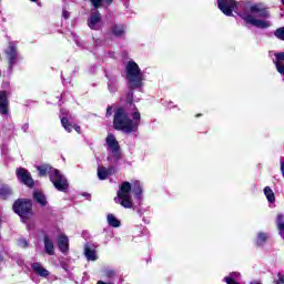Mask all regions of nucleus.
I'll return each instance as SVG.
<instances>
[{"mask_svg": "<svg viewBox=\"0 0 284 284\" xmlns=\"http://www.w3.org/2000/svg\"><path fill=\"white\" fill-rule=\"evenodd\" d=\"M133 110L134 112L131 114L132 119H130L125 108H116L113 115V129L118 132H124L125 134L136 132L139 130V125H141V112H139L136 105L133 106Z\"/></svg>", "mask_w": 284, "mask_h": 284, "instance_id": "f257e3e1", "label": "nucleus"}, {"mask_svg": "<svg viewBox=\"0 0 284 284\" xmlns=\"http://www.w3.org/2000/svg\"><path fill=\"white\" fill-rule=\"evenodd\" d=\"M217 8L226 17H232L233 12H239L241 8L250 10L251 14H257L258 19H270V9L261 4L250 6L248 3L237 2L236 0H217Z\"/></svg>", "mask_w": 284, "mask_h": 284, "instance_id": "f03ea898", "label": "nucleus"}, {"mask_svg": "<svg viewBox=\"0 0 284 284\" xmlns=\"http://www.w3.org/2000/svg\"><path fill=\"white\" fill-rule=\"evenodd\" d=\"M39 172V176H48L53 183V187L58 190V192H65L68 187H70V183H68V179L61 174V171L59 169L52 168L50 164H43L37 168Z\"/></svg>", "mask_w": 284, "mask_h": 284, "instance_id": "7ed1b4c3", "label": "nucleus"}, {"mask_svg": "<svg viewBox=\"0 0 284 284\" xmlns=\"http://www.w3.org/2000/svg\"><path fill=\"white\" fill-rule=\"evenodd\" d=\"M12 211L21 219L22 223H27L34 216L32 200L30 199L20 197L16 200L12 204Z\"/></svg>", "mask_w": 284, "mask_h": 284, "instance_id": "20e7f679", "label": "nucleus"}, {"mask_svg": "<svg viewBox=\"0 0 284 284\" xmlns=\"http://www.w3.org/2000/svg\"><path fill=\"white\" fill-rule=\"evenodd\" d=\"M126 79L129 81V88L132 90L143 88V72L136 62L129 61L126 63Z\"/></svg>", "mask_w": 284, "mask_h": 284, "instance_id": "39448f33", "label": "nucleus"}, {"mask_svg": "<svg viewBox=\"0 0 284 284\" xmlns=\"http://www.w3.org/2000/svg\"><path fill=\"white\" fill-rule=\"evenodd\" d=\"M132 192V184L128 181L122 182L120 185V190L118 191V203L125 207V210H132L134 204L132 203V195L130 193Z\"/></svg>", "mask_w": 284, "mask_h": 284, "instance_id": "423d86ee", "label": "nucleus"}, {"mask_svg": "<svg viewBox=\"0 0 284 284\" xmlns=\"http://www.w3.org/2000/svg\"><path fill=\"white\" fill-rule=\"evenodd\" d=\"M245 23H248L250 26H254V28H260V30H267L270 28V21L255 19L254 16L246 13V12H239L237 13Z\"/></svg>", "mask_w": 284, "mask_h": 284, "instance_id": "0eeeda50", "label": "nucleus"}, {"mask_svg": "<svg viewBox=\"0 0 284 284\" xmlns=\"http://www.w3.org/2000/svg\"><path fill=\"white\" fill-rule=\"evenodd\" d=\"M16 176L22 185H26L27 187H34V179H32V174H30V171L26 168H18L16 170Z\"/></svg>", "mask_w": 284, "mask_h": 284, "instance_id": "6e6552de", "label": "nucleus"}, {"mask_svg": "<svg viewBox=\"0 0 284 284\" xmlns=\"http://www.w3.org/2000/svg\"><path fill=\"white\" fill-rule=\"evenodd\" d=\"M105 143L110 152H112L115 161L121 160V144H119V141H116V138L114 136V134L109 133L108 136L105 138Z\"/></svg>", "mask_w": 284, "mask_h": 284, "instance_id": "1a4fd4ad", "label": "nucleus"}, {"mask_svg": "<svg viewBox=\"0 0 284 284\" xmlns=\"http://www.w3.org/2000/svg\"><path fill=\"white\" fill-rule=\"evenodd\" d=\"M10 92L2 90L0 91V115L8 116L10 114Z\"/></svg>", "mask_w": 284, "mask_h": 284, "instance_id": "9d476101", "label": "nucleus"}, {"mask_svg": "<svg viewBox=\"0 0 284 284\" xmlns=\"http://www.w3.org/2000/svg\"><path fill=\"white\" fill-rule=\"evenodd\" d=\"M4 53L8 59L9 70H12V67L17 63V60L19 59V52L17 51V45H14V42H9V45Z\"/></svg>", "mask_w": 284, "mask_h": 284, "instance_id": "9b49d317", "label": "nucleus"}, {"mask_svg": "<svg viewBox=\"0 0 284 284\" xmlns=\"http://www.w3.org/2000/svg\"><path fill=\"white\" fill-rule=\"evenodd\" d=\"M101 12H99V9H95L91 11L90 17L87 20V23L91 30H99V23L102 21Z\"/></svg>", "mask_w": 284, "mask_h": 284, "instance_id": "f8f14e48", "label": "nucleus"}, {"mask_svg": "<svg viewBox=\"0 0 284 284\" xmlns=\"http://www.w3.org/2000/svg\"><path fill=\"white\" fill-rule=\"evenodd\" d=\"M112 174H114V166H110L108 169L103 165L98 166V179L100 181H105V180L110 179V176H112Z\"/></svg>", "mask_w": 284, "mask_h": 284, "instance_id": "ddd939ff", "label": "nucleus"}, {"mask_svg": "<svg viewBox=\"0 0 284 284\" xmlns=\"http://www.w3.org/2000/svg\"><path fill=\"white\" fill-rule=\"evenodd\" d=\"M14 194V191H12V187L6 183H0V199L1 201H8L9 199H12Z\"/></svg>", "mask_w": 284, "mask_h": 284, "instance_id": "4468645a", "label": "nucleus"}, {"mask_svg": "<svg viewBox=\"0 0 284 284\" xmlns=\"http://www.w3.org/2000/svg\"><path fill=\"white\" fill-rule=\"evenodd\" d=\"M58 247L62 254H68V252H70V240L65 234L58 237Z\"/></svg>", "mask_w": 284, "mask_h": 284, "instance_id": "2eb2a0df", "label": "nucleus"}, {"mask_svg": "<svg viewBox=\"0 0 284 284\" xmlns=\"http://www.w3.org/2000/svg\"><path fill=\"white\" fill-rule=\"evenodd\" d=\"M31 270H33V272L38 274V276H42V278H48V276H50V271L41 266V263L39 262H34L33 264H31Z\"/></svg>", "mask_w": 284, "mask_h": 284, "instance_id": "dca6fc26", "label": "nucleus"}, {"mask_svg": "<svg viewBox=\"0 0 284 284\" xmlns=\"http://www.w3.org/2000/svg\"><path fill=\"white\" fill-rule=\"evenodd\" d=\"M43 243H44V252L49 256H54V242L50 240L48 234L43 235Z\"/></svg>", "mask_w": 284, "mask_h": 284, "instance_id": "f3484780", "label": "nucleus"}, {"mask_svg": "<svg viewBox=\"0 0 284 284\" xmlns=\"http://www.w3.org/2000/svg\"><path fill=\"white\" fill-rule=\"evenodd\" d=\"M110 32L113 37H116V39H121V37L125 34V26L115 23L110 27Z\"/></svg>", "mask_w": 284, "mask_h": 284, "instance_id": "a211bd4d", "label": "nucleus"}, {"mask_svg": "<svg viewBox=\"0 0 284 284\" xmlns=\"http://www.w3.org/2000/svg\"><path fill=\"white\" fill-rule=\"evenodd\" d=\"M131 190L135 196V199L141 200V195L143 194V186H141V181L135 180L132 184H131Z\"/></svg>", "mask_w": 284, "mask_h": 284, "instance_id": "6ab92c4d", "label": "nucleus"}, {"mask_svg": "<svg viewBox=\"0 0 284 284\" xmlns=\"http://www.w3.org/2000/svg\"><path fill=\"white\" fill-rule=\"evenodd\" d=\"M33 201H36V203H39V205H41L42 207H45V205H48V200L45 199V195L39 191L33 192Z\"/></svg>", "mask_w": 284, "mask_h": 284, "instance_id": "aec40b11", "label": "nucleus"}, {"mask_svg": "<svg viewBox=\"0 0 284 284\" xmlns=\"http://www.w3.org/2000/svg\"><path fill=\"white\" fill-rule=\"evenodd\" d=\"M106 221L110 227H121V220L116 219L112 213L106 215Z\"/></svg>", "mask_w": 284, "mask_h": 284, "instance_id": "412c9836", "label": "nucleus"}, {"mask_svg": "<svg viewBox=\"0 0 284 284\" xmlns=\"http://www.w3.org/2000/svg\"><path fill=\"white\" fill-rule=\"evenodd\" d=\"M264 195L266 196L268 203H276V195L274 194V191H272V187L265 186Z\"/></svg>", "mask_w": 284, "mask_h": 284, "instance_id": "4be33fe9", "label": "nucleus"}, {"mask_svg": "<svg viewBox=\"0 0 284 284\" xmlns=\"http://www.w3.org/2000/svg\"><path fill=\"white\" fill-rule=\"evenodd\" d=\"M84 256L88 261H97V251L92 250L90 246H84Z\"/></svg>", "mask_w": 284, "mask_h": 284, "instance_id": "5701e85b", "label": "nucleus"}, {"mask_svg": "<svg viewBox=\"0 0 284 284\" xmlns=\"http://www.w3.org/2000/svg\"><path fill=\"white\" fill-rule=\"evenodd\" d=\"M267 239H270V235L267 233L260 232L256 237L257 247H262L264 243H267Z\"/></svg>", "mask_w": 284, "mask_h": 284, "instance_id": "b1692460", "label": "nucleus"}, {"mask_svg": "<svg viewBox=\"0 0 284 284\" xmlns=\"http://www.w3.org/2000/svg\"><path fill=\"white\" fill-rule=\"evenodd\" d=\"M136 89H132V88H129V92L126 93V103L128 105H130L131 108H134L135 104H134V91Z\"/></svg>", "mask_w": 284, "mask_h": 284, "instance_id": "393cba45", "label": "nucleus"}, {"mask_svg": "<svg viewBox=\"0 0 284 284\" xmlns=\"http://www.w3.org/2000/svg\"><path fill=\"white\" fill-rule=\"evenodd\" d=\"M276 227L278 230V234L284 233V215L283 214L277 215V217H276Z\"/></svg>", "mask_w": 284, "mask_h": 284, "instance_id": "a878e982", "label": "nucleus"}, {"mask_svg": "<svg viewBox=\"0 0 284 284\" xmlns=\"http://www.w3.org/2000/svg\"><path fill=\"white\" fill-rule=\"evenodd\" d=\"M61 125L69 133L73 130V125L70 123V120L67 116L61 118Z\"/></svg>", "mask_w": 284, "mask_h": 284, "instance_id": "bb28decb", "label": "nucleus"}, {"mask_svg": "<svg viewBox=\"0 0 284 284\" xmlns=\"http://www.w3.org/2000/svg\"><path fill=\"white\" fill-rule=\"evenodd\" d=\"M274 36L276 39H280V41H284V27L277 28L274 32Z\"/></svg>", "mask_w": 284, "mask_h": 284, "instance_id": "cd10ccee", "label": "nucleus"}, {"mask_svg": "<svg viewBox=\"0 0 284 284\" xmlns=\"http://www.w3.org/2000/svg\"><path fill=\"white\" fill-rule=\"evenodd\" d=\"M90 3L95 10H99L103 6V0H90Z\"/></svg>", "mask_w": 284, "mask_h": 284, "instance_id": "c85d7f7f", "label": "nucleus"}, {"mask_svg": "<svg viewBox=\"0 0 284 284\" xmlns=\"http://www.w3.org/2000/svg\"><path fill=\"white\" fill-rule=\"evenodd\" d=\"M275 61L274 63H283L284 61V52H277L274 54Z\"/></svg>", "mask_w": 284, "mask_h": 284, "instance_id": "c756f323", "label": "nucleus"}, {"mask_svg": "<svg viewBox=\"0 0 284 284\" xmlns=\"http://www.w3.org/2000/svg\"><path fill=\"white\" fill-rule=\"evenodd\" d=\"M18 243H19V246L20 247H30V243L28 242V240H26V239H20V240H18Z\"/></svg>", "mask_w": 284, "mask_h": 284, "instance_id": "7c9ffc66", "label": "nucleus"}, {"mask_svg": "<svg viewBox=\"0 0 284 284\" xmlns=\"http://www.w3.org/2000/svg\"><path fill=\"white\" fill-rule=\"evenodd\" d=\"M224 281L226 284H239V282H236V280H234L232 276L224 277Z\"/></svg>", "mask_w": 284, "mask_h": 284, "instance_id": "2f4dec72", "label": "nucleus"}, {"mask_svg": "<svg viewBox=\"0 0 284 284\" xmlns=\"http://www.w3.org/2000/svg\"><path fill=\"white\" fill-rule=\"evenodd\" d=\"M276 284H284V275L278 273L277 280L275 281Z\"/></svg>", "mask_w": 284, "mask_h": 284, "instance_id": "473e14b6", "label": "nucleus"}, {"mask_svg": "<svg viewBox=\"0 0 284 284\" xmlns=\"http://www.w3.org/2000/svg\"><path fill=\"white\" fill-rule=\"evenodd\" d=\"M105 116H106V119H110V116H112V106L109 105V106L106 108Z\"/></svg>", "mask_w": 284, "mask_h": 284, "instance_id": "72a5a7b5", "label": "nucleus"}, {"mask_svg": "<svg viewBox=\"0 0 284 284\" xmlns=\"http://www.w3.org/2000/svg\"><path fill=\"white\" fill-rule=\"evenodd\" d=\"M114 274H115V273H114V271H112V270L105 272L106 278H112V277L114 276Z\"/></svg>", "mask_w": 284, "mask_h": 284, "instance_id": "f704fd0d", "label": "nucleus"}, {"mask_svg": "<svg viewBox=\"0 0 284 284\" xmlns=\"http://www.w3.org/2000/svg\"><path fill=\"white\" fill-rule=\"evenodd\" d=\"M73 130H75L78 134H81V126H79V124L73 125Z\"/></svg>", "mask_w": 284, "mask_h": 284, "instance_id": "c9c22d12", "label": "nucleus"}, {"mask_svg": "<svg viewBox=\"0 0 284 284\" xmlns=\"http://www.w3.org/2000/svg\"><path fill=\"white\" fill-rule=\"evenodd\" d=\"M62 14H63L64 19H69L70 18V12H68L65 10L62 12Z\"/></svg>", "mask_w": 284, "mask_h": 284, "instance_id": "e433bc0d", "label": "nucleus"}, {"mask_svg": "<svg viewBox=\"0 0 284 284\" xmlns=\"http://www.w3.org/2000/svg\"><path fill=\"white\" fill-rule=\"evenodd\" d=\"M105 3H108V6H112V3H114V0H104Z\"/></svg>", "mask_w": 284, "mask_h": 284, "instance_id": "4c0bfd02", "label": "nucleus"}, {"mask_svg": "<svg viewBox=\"0 0 284 284\" xmlns=\"http://www.w3.org/2000/svg\"><path fill=\"white\" fill-rule=\"evenodd\" d=\"M195 116H196V119H199V116H203V114L202 113H197Z\"/></svg>", "mask_w": 284, "mask_h": 284, "instance_id": "58836bf2", "label": "nucleus"}, {"mask_svg": "<svg viewBox=\"0 0 284 284\" xmlns=\"http://www.w3.org/2000/svg\"><path fill=\"white\" fill-rule=\"evenodd\" d=\"M30 1H32V3H37L39 0H30Z\"/></svg>", "mask_w": 284, "mask_h": 284, "instance_id": "ea45409f", "label": "nucleus"}, {"mask_svg": "<svg viewBox=\"0 0 284 284\" xmlns=\"http://www.w3.org/2000/svg\"><path fill=\"white\" fill-rule=\"evenodd\" d=\"M251 284H261V282H253V283H251Z\"/></svg>", "mask_w": 284, "mask_h": 284, "instance_id": "a19ab883", "label": "nucleus"}, {"mask_svg": "<svg viewBox=\"0 0 284 284\" xmlns=\"http://www.w3.org/2000/svg\"><path fill=\"white\" fill-rule=\"evenodd\" d=\"M60 112L63 113V114H68V113H64L63 110H60Z\"/></svg>", "mask_w": 284, "mask_h": 284, "instance_id": "79ce46f5", "label": "nucleus"}, {"mask_svg": "<svg viewBox=\"0 0 284 284\" xmlns=\"http://www.w3.org/2000/svg\"><path fill=\"white\" fill-rule=\"evenodd\" d=\"M281 2L284 4V0H281Z\"/></svg>", "mask_w": 284, "mask_h": 284, "instance_id": "37998d69", "label": "nucleus"}]
</instances>
